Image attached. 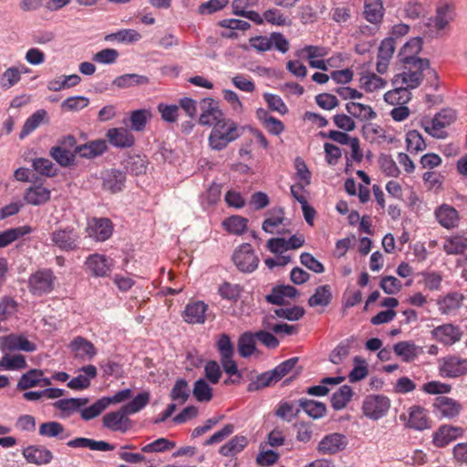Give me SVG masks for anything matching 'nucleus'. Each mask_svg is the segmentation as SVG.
<instances>
[{
	"label": "nucleus",
	"instance_id": "obj_26",
	"mask_svg": "<svg viewBox=\"0 0 467 467\" xmlns=\"http://www.w3.org/2000/svg\"><path fill=\"white\" fill-rule=\"evenodd\" d=\"M464 296L459 292H450L437 300L438 309L442 315L454 314L462 306Z\"/></svg>",
	"mask_w": 467,
	"mask_h": 467
},
{
	"label": "nucleus",
	"instance_id": "obj_55",
	"mask_svg": "<svg viewBox=\"0 0 467 467\" xmlns=\"http://www.w3.org/2000/svg\"><path fill=\"white\" fill-rule=\"evenodd\" d=\"M257 115L263 120L265 128L267 129L271 134L279 135L284 131L285 126L283 122L270 116L266 110L260 109L257 111Z\"/></svg>",
	"mask_w": 467,
	"mask_h": 467
},
{
	"label": "nucleus",
	"instance_id": "obj_8",
	"mask_svg": "<svg viewBox=\"0 0 467 467\" xmlns=\"http://www.w3.org/2000/svg\"><path fill=\"white\" fill-rule=\"evenodd\" d=\"M456 119V113L451 109H445L438 112L431 121L423 124L424 130L431 136L437 139H444L447 137L445 127L451 124Z\"/></svg>",
	"mask_w": 467,
	"mask_h": 467
},
{
	"label": "nucleus",
	"instance_id": "obj_41",
	"mask_svg": "<svg viewBox=\"0 0 467 467\" xmlns=\"http://www.w3.org/2000/svg\"><path fill=\"white\" fill-rule=\"evenodd\" d=\"M247 446V439L242 435H236L228 442L221 446L219 453L224 457L234 456Z\"/></svg>",
	"mask_w": 467,
	"mask_h": 467
},
{
	"label": "nucleus",
	"instance_id": "obj_1",
	"mask_svg": "<svg viewBox=\"0 0 467 467\" xmlns=\"http://www.w3.org/2000/svg\"><path fill=\"white\" fill-rule=\"evenodd\" d=\"M402 63L408 66V70L395 75L392 84L394 87H399L406 98L408 93H410V89H414L421 84L424 71H427V75L434 79L438 78L437 72L430 67V61L427 58L405 57Z\"/></svg>",
	"mask_w": 467,
	"mask_h": 467
},
{
	"label": "nucleus",
	"instance_id": "obj_42",
	"mask_svg": "<svg viewBox=\"0 0 467 467\" xmlns=\"http://www.w3.org/2000/svg\"><path fill=\"white\" fill-rule=\"evenodd\" d=\"M39 435L47 438L64 440L68 437L64 426L58 421H47L39 426Z\"/></svg>",
	"mask_w": 467,
	"mask_h": 467
},
{
	"label": "nucleus",
	"instance_id": "obj_31",
	"mask_svg": "<svg viewBox=\"0 0 467 467\" xmlns=\"http://www.w3.org/2000/svg\"><path fill=\"white\" fill-rule=\"evenodd\" d=\"M393 351L402 361L410 362L422 352V348L412 341H400L393 346Z\"/></svg>",
	"mask_w": 467,
	"mask_h": 467
},
{
	"label": "nucleus",
	"instance_id": "obj_22",
	"mask_svg": "<svg viewBox=\"0 0 467 467\" xmlns=\"http://www.w3.org/2000/svg\"><path fill=\"white\" fill-rule=\"evenodd\" d=\"M126 182V173L119 170L110 169L102 173L103 189L116 193L120 192Z\"/></svg>",
	"mask_w": 467,
	"mask_h": 467
},
{
	"label": "nucleus",
	"instance_id": "obj_59",
	"mask_svg": "<svg viewBox=\"0 0 467 467\" xmlns=\"http://www.w3.org/2000/svg\"><path fill=\"white\" fill-rule=\"evenodd\" d=\"M305 309L299 306L292 307H280L274 310L275 317L289 321H297L305 315Z\"/></svg>",
	"mask_w": 467,
	"mask_h": 467
},
{
	"label": "nucleus",
	"instance_id": "obj_34",
	"mask_svg": "<svg viewBox=\"0 0 467 467\" xmlns=\"http://www.w3.org/2000/svg\"><path fill=\"white\" fill-rule=\"evenodd\" d=\"M296 402L300 409L314 420L321 419L327 413V407L321 401L301 398Z\"/></svg>",
	"mask_w": 467,
	"mask_h": 467
},
{
	"label": "nucleus",
	"instance_id": "obj_3",
	"mask_svg": "<svg viewBox=\"0 0 467 467\" xmlns=\"http://www.w3.org/2000/svg\"><path fill=\"white\" fill-rule=\"evenodd\" d=\"M438 373L442 379H460L467 375V358L450 354L438 359Z\"/></svg>",
	"mask_w": 467,
	"mask_h": 467
},
{
	"label": "nucleus",
	"instance_id": "obj_40",
	"mask_svg": "<svg viewBox=\"0 0 467 467\" xmlns=\"http://www.w3.org/2000/svg\"><path fill=\"white\" fill-rule=\"evenodd\" d=\"M27 367L26 358L21 354L5 353L0 359V370H21Z\"/></svg>",
	"mask_w": 467,
	"mask_h": 467
},
{
	"label": "nucleus",
	"instance_id": "obj_11",
	"mask_svg": "<svg viewBox=\"0 0 467 467\" xmlns=\"http://www.w3.org/2000/svg\"><path fill=\"white\" fill-rule=\"evenodd\" d=\"M129 415L123 407L118 410L108 412L102 418L103 427L111 431L126 433L132 427V421Z\"/></svg>",
	"mask_w": 467,
	"mask_h": 467
},
{
	"label": "nucleus",
	"instance_id": "obj_2",
	"mask_svg": "<svg viewBox=\"0 0 467 467\" xmlns=\"http://www.w3.org/2000/svg\"><path fill=\"white\" fill-rule=\"evenodd\" d=\"M240 136L241 131L237 124L230 119H224L213 128L209 136V145L213 150H221Z\"/></svg>",
	"mask_w": 467,
	"mask_h": 467
},
{
	"label": "nucleus",
	"instance_id": "obj_64",
	"mask_svg": "<svg viewBox=\"0 0 467 467\" xmlns=\"http://www.w3.org/2000/svg\"><path fill=\"white\" fill-rule=\"evenodd\" d=\"M150 113L148 109H137L130 114V128L136 131H142L147 124Z\"/></svg>",
	"mask_w": 467,
	"mask_h": 467
},
{
	"label": "nucleus",
	"instance_id": "obj_9",
	"mask_svg": "<svg viewBox=\"0 0 467 467\" xmlns=\"http://www.w3.org/2000/svg\"><path fill=\"white\" fill-rule=\"evenodd\" d=\"M232 259L237 269L243 273L254 272L259 263L252 245L246 243L234 250Z\"/></svg>",
	"mask_w": 467,
	"mask_h": 467
},
{
	"label": "nucleus",
	"instance_id": "obj_5",
	"mask_svg": "<svg viewBox=\"0 0 467 467\" xmlns=\"http://www.w3.org/2000/svg\"><path fill=\"white\" fill-rule=\"evenodd\" d=\"M56 279L51 269H39L30 275L28 278V290L35 296L47 295L54 289Z\"/></svg>",
	"mask_w": 467,
	"mask_h": 467
},
{
	"label": "nucleus",
	"instance_id": "obj_45",
	"mask_svg": "<svg viewBox=\"0 0 467 467\" xmlns=\"http://www.w3.org/2000/svg\"><path fill=\"white\" fill-rule=\"evenodd\" d=\"M44 375L42 369L31 368L26 373L22 374L17 384V390H26L39 386V377Z\"/></svg>",
	"mask_w": 467,
	"mask_h": 467
},
{
	"label": "nucleus",
	"instance_id": "obj_13",
	"mask_svg": "<svg viewBox=\"0 0 467 467\" xmlns=\"http://www.w3.org/2000/svg\"><path fill=\"white\" fill-rule=\"evenodd\" d=\"M431 334L441 344L452 346L461 341L463 332L459 326L448 323L436 327Z\"/></svg>",
	"mask_w": 467,
	"mask_h": 467
},
{
	"label": "nucleus",
	"instance_id": "obj_35",
	"mask_svg": "<svg viewBox=\"0 0 467 467\" xmlns=\"http://www.w3.org/2000/svg\"><path fill=\"white\" fill-rule=\"evenodd\" d=\"M88 403V398H68L61 399L54 402V407L67 415L76 411H81V408Z\"/></svg>",
	"mask_w": 467,
	"mask_h": 467
},
{
	"label": "nucleus",
	"instance_id": "obj_28",
	"mask_svg": "<svg viewBox=\"0 0 467 467\" xmlns=\"http://www.w3.org/2000/svg\"><path fill=\"white\" fill-rule=\"evenodd\" d=\"M67 446L70 448H88L91 451H109L115 449V445L105 441H95L93 439L78 437L67 442Z\"/></svg>",
	"mask_w": 467,
	"mask_h": 467
},
{
	"label": "nucleus",
	"instance_id": "obj_56",
	"mask_svg": "<svg viewBox=\"0 0 467 467\" xmlns=\"http://www.w3.org/2000/svg\"><path fill=\"white\" fill-rule=\"evenodd\" d=\"M108 400L104 397L99 399L96 402L88 407L81 408L80 416L83 420H90L99 416L106 409L109 408Z\"/></svg>",
	"mask_w": 467,
	"mask_h": 467
},
{
	"label": "nucleus",
	"instance_id": "obj_49",
	"mask_svg": "<svg viewBox=\"0 0 467 467\" xmlns=\"http://www.w3.org/2000/svg\"><path fill=\"white\" fill-rule=\"evenodd\" d=\"M149 83V78L146 76L139 74H124L117 77L113 80V85L119 88H126L133 86H140Z\"/></svg>",
	"mask_w": 467,
	"mask_h": 467
},
{
	"label": "nucleus",
	"instance_id": "obj_16",
	"mask_svg": "<svg viewBox=\"0 0 467 467\" xmlns=\"http://www.w3.org/2000/svg\"><path fill=\"white\" fill-rule=\"evenodd\" d=\"M208 308V305L203 301L189 302L182 313V317L184 322L191 325L204 324Z\"/></svg>",
	"mask_w": 467,
	"mask_h": 467
},
{
	"label": "nucleus",
	"instance_id": "obj_19",
	"mask_svg": "<svg viewBox=\"0 0 467 467\" xmlns=\"http://www.w3.org/2000/svg\"><path fill=\"white\" fill-rule=\"evenodd\" d=\"M88 234L98 242L108 240L113 233V224L109 218H93L88 226Z\"/></svg>",
	"mask_w": 467,
	"mask_h": 467
},
{
	"label": "nucleus",
	"instance_id": "obj_44",
	"mask_svg": "<svg viewBox=\"0 0 467 467\" xmlns=\"http://www.w3.org/2000/svg\"><path fill=\"white\" fill-rule=\"evenodd\" d=\"M32 232L30 226L25 225L16 228H10L0 232V248H4L20 237L28 234Z\"/></svg>",
	"mask_w": 467,
	"mask_h": 467
},
{
	"label": "nucleus",
	"instance_id": "obj_14",
	"mask_svg": "<svg viewBox=\"0 0 467 467\" xmlns=\"http://www.w3.org/2000/svg\"><path fill=\"white\" fill-rule=\"evenodd\" d=\"M202 113L199 118V123L203 126H215L216 123L223 121L224 119L223 114L217 106V102L211 99L206 98L201 101Z\"/></svg>",
	"mask_w": 467,
	"mask_h": 467
},
{
	"label": "nucleus",
	"instance_id": "obj_58",
	"mask_svg": "<svg viewBox=\"0 0 467 467\" xmlns=\"http://www.w3.org/2000/svg\"><path fill=\"white\" fill-rule=\"evenodd\" d=\"M192 394L199 402L210 401L213 398V389L203 379L195 381Z\"/></svg>",
	"mask_w": 467,
	"mask_h": 467
},
{
	"label": "nucleus",
	"instance_id": "obj_50",
	"mask_svg": "<svg viewBox=\"0 0 467 467\" xmlns=\"http://www.w3.org/2000/svg\"><path fill=\"white\" fill-rule=\"evenodd\" d=\"M81 78L77 74L61 76L58 78L48 81L47 88L51 91H60L77 86Z\"/></svg>",
	"mask_w": 467,
	"mask_h": 467
},
{
	"label": "nucleus",
	"instance_id": "obj_30",
	"mask_svg": "<svg viewBox=\"0 0 467 467\" xmlns=\"http://www.w3.org/2000/svg\"><path fill=\"white\" fill-rule=\"evenodd\" d=\"M107 143L104 140H92L88 143L76 146L75 153L81 158L93 159L102 155L107 150Z\"/></svg>",
	"mask_w": 467,
	"mask_h": 467
},
{
	"label": "nucleus",
	"instance_id": "obj_21",
	"mask_svg": "<svg viewBox=\"0 0 467 467\" xmlns=\"http://www.w3.org/2000/svg\"><path fill=\"white\" fill-rule=\"evenodd\" d=\"M22 454L29 463L36 465L48 464L53 459L50 450L42 445H30L22 451Z\"/></svg>",
	"mask_w": 467,
	"mask_h": 467
},
{
	"label": "nucleus",
	"instance_id": "obj_25",
	"mask_svg": "<svg viewBox=\"0 0 467 467\" xmlns=\"http://www.w3.org/2000/svg\"><path fill=\"white\" fill-rule=\"evenodd\" d=\"M299 295L298 290L290 285H278L271 289L270 294L265 296L267 303L282 306L286 298H295Z\"/></svg>",
	"mask_w": 467,
	"mask_h": 467
},
{
	"label": "nucleus",
	"instance_id": "obj_15",
	"mask_svg": "<svg viewBox=\"0 0 467 467\" xmlns=\"http://www.w3.org/2000/svg\"><path fill=\"white\" fill-rule=\"evenodd\" d=\"M74 357L81 361H90L98 351L94 344L83 337H76L68 345Z\"/></svg>",
	"mask_w": 467,
	"mask_h": 467
},
{
	"label": "nucleus",
	"instance_id": "obj_33",
	"mask_svg": "<svg viewBox=\"0 0 467 467\" xmlns=\"http://www.w3.org/2000/svg\"><path fill=\"white\" fill-rule=\"evenodd\" d=\"M24 199L29 204L41 205L49 201L50 191L42 185L31 186L26 191Z\"/></svg>",
	"mask_w": 467,
	"mask_h": 467
},
{
	"label": "nucleus",
	"instance_id": "obj_18",
	"mask_svg": "<svg viewBox=\"0 0 467 467\" xmlns=\"http://www.w3.org/2000/svg\"><path fill=\"white\" fill-rule=\"evenodd\" d=\"M348 445V439L345 435L337 432L326 435L317 445V451L322 454H335L343 451Z\"/></svg>",
	"mask_w": 467,
	"mask_h": 467
},
{
	"label": "nucleus",
	"instance_id": "obj_17",
	"mask_svg": "<svg viewBox=\"0 0 467 467\" xmlns=\"http://www.w3.org/2000/svg\"><path fill=\"white\" fill-rule=\"evenodd\" d=\"M463 432L462 427L444 424L440 426L433 433L432 442L436 447L443 448L458 438H461Z\"/></svg>",
	"mask_w": 467,
	"mask_h": 467
},
{
	"label": "nucleus",
	"instance_id": "obj_57",
	"mask_svg": "<svg viewBox=\"0 0 467 467\" xmlns=\"http://www.w3.org/2000/svg\"><path fill=\"white\" fill-rule=\"evenodd\" d=\"M276 376L273 373V369L265 371L256 377L254 381H252L247 386V390L252 392L260 389L270 386L272 383L277 382Z\"/></svg>",
	"mask_w": 467,
	"mask_h": 467
},
{
	"label": "nucleus",
	"instance_id": "obj_20",
	"mask_svg": "<svg viewBox=\"0 0 467 467\" xmlns=\"http://www.w3.org/2000/svg\"><path fill=\"white\" fill-rule=\"evenodd\" d=\"M112 262V259L106 255L93 254L87 258L85 264L93 275L102 277L111 272Z\"/></svg>",
	"mask_w": 467,
	"mask_h": 467
},
{
	"label": "nucleus",
	"instance_id": "obj_38",
	"mask_svg": "<svg viewBox=\"0 0 467 467\" xmlns=\"http://www.w3.org/2000/svg\"><path fill=\"white\" fill-rule=\"evenodd\" d=\"M255 339L252 332H244L239 337L237 351L242 358H249L256 351Z\"/></svg>",
	"mask_w": 467,
	"mask_h": 467
},
{
	"label": "nucleus",
	"instance_id": "obj_48",
	"mask_svg": "<svg viewBox=\"0 0 467 467\" xmlns=\"http://www.w3.org/2000/svg\"><path fill=\"white\" fill-rule=\"evenodd\" d=\"M50 156L61 166L69 167L74 164L76 153L62 146H54L49 150Z\"/></svg>",
	"mask_w": 467,
	"mask_h": 467
},
{
	"label": "nucleus",
	"instance_id": "obj_7",
	"mask_svg": "<svg viewBox=\"0 0 467 467\" xmlns=\"http://www.w3.org/2000/svg\"><path fill=\"white\" fill-rule=\"evenodd\" d=\"M249 43L258 52H265L275 48L285 54L289 50V41L279 32H273L269 36L251 37Z\"/></svg>",
	"mask_w": 467,
	"mask_h": 467
},
{
	"label": "nucleus",
	"instance_id": "obj_43",
	"mask_svg": "<svg viewBox=\"0 0 467 467\" xmlns=\"http://www.w3.org/2000/svg\"><path fill=\"white\" fill-rule=\"evenodd\" d=\"M47 113L45 109H38L28 117L24 123L22 130L19 134L20 139H24L33 132L41 123L45 122Z\"/></svg>",
	"mask_w": 467,
	"mask_h": 467
},
{
	"label": "nucleus",
	"instance_id": "obj_51",
	"mask_svg": "<svg viewBox=\"0 0 467 467\" xmlns=\"http://www.w3.org/2000/svg\"><path fill=\"white\" fill-rule=\"evenodd\" d=\"M443 250L447 254H460L467 250V236L454 235L448 238L444 244Z\"/></svg>",
	"mask_w": 467,
	"mask_h": 467
},
{
	"label": "nucleus",
	"instance_id": "obj_32",
	"mask_svg": "<svg viewBox=\"0 0 467 467\" xmlns=\"http://www.w3.org/2000/svg\"><path fill=\"white\" fill-rule=\"evenodd\" d=\"M438 222L444 228L451 229L457 226L459 222V215L456 209L453 207L443 204L439 207L435 212Z\"/></svg>",
	"mask_w": 467,
	"mask_h": 467
},
{
	"label": "nucleus",
	"instance_id": "obj_37",
	"mask_svg": "<svg viewBox=\"0 0 467 467\" xmlns=\"http://www.w3.org/2000/svg\"><path fill=\"white\" fill-rule=\"evenodd\" d=\"M384 15V8L381 0H365L364 16L365 18L373 24L381 21Z\"/></svg>",
	"mask_w": 467,
	"mask_h": 467
},
{
	"label": "nucleus",
	"instance_id": "obj_6",
	"mask_svg": "<svg viewBox=\"0 0 467 467\" xmlns=\"http://www.w3.org/2000/svg\"><path fill=\"white\" fill-rule=\"evenodd\" d=\"M390 400L383 394L367 395L362 402V412L368 419L378 420L387 415Z\"/></svg>",
	"mask_w": 467,
	"mask_h": 467
},
{
	"label": "nucleus",
	"instance_id": "obj_36",
	"mask_svg": "<svg viewBox=\"0 0 467 467\" xmlns=\"http://www.w3.org/2000/svg\"><path fill=\"white\" fill-rule=\"evenodd\" d=\"M332 300V292L328 285H319L315 289L314 294L308 299L311 307L327 306Z\"/></svg>",
	"mask_w": 467,
	"mask_h": 467
},
{
	"label": "nucleus",
	"instance_id": "obj_10",
	"mask_svg": "<svg viewBox=\"0 0 467 467\" xmlns=\"http://www.w3.org/2000/svg\"><path fill=\"white\" fill-rule=\"evenodd\" d=\"M0 349L3 352H34L36 349V345L29 341L25 334L11 333L0 337Z\"/></svg>",
	"mask_w": 467,
	"mask_h": 467
},
{
	"label": "nucleus",
	"instance_id": "obj_54",
	"mask_svg": "<svg viewBox=\"0 0 467 467\" xmlns=\"http://www.w3.org/2000/svg\"><path fill=\"white\" fill-rule=\"evenodd\" d=\"M284 220V210L275 208L268 213V217L263 222L262 228L265 233L274 234L275 229L283 224Z\"/></svg>",
	"mask_w": 467,
	"mask_h": 467
},
{
	"label": "nucleus",
	"instance_id": "obj_39",
	"mask_svg": "<svg viewBox=\"0 0 467 467\" xmlns=\"http://www.w3.org/2000/svg\"><path fill=\"white\" fill-rule=\"evenodd\" d=\"M347 111L354 118L360 120H370L376 118L377 114L368 105L358 102H348L346 104Z\"/></svg>",
	"mask_w": 467,
	"mask_h": 467
},
{
	"label": "nucleus",
	"instance_id": "obj_61",
	"mask_svg": "<svg viewBox=\"0 0 467 467\" xmlns=\"http://www.w3.org/2000/svg\"><path fill=\"white\" fill-rule=\"evenodd\" d=\"M264 21L277 26H289L291 24L290 19L281 10L275 7L264 12Z\"/></svg>",
	"mask_w": 467,
	"mask_h": 467
},
{
	"label": "nucleus",
	"instance_id": "obj_63",
	"mask_svg": "<svg viewBox=\"0 0 467 467\" xmlns=\"http://www.w3.org/2000/svg\"><path fill=\"white\" fill-rule=\"evenodd\" d=\"M360 84L367 91L373 92L384 88L386 82L374 73H367L361 76Z\"/></svg>",
	"mask_w": 467,
	"mask_h": 467
},
{
	"label": "nucleus",
	"instance_id": "obj_47",
	"mask_svg": "<svg viewBox=\"0 0 467 467\" xmlns=\"http://www.w3.org/2000/svg\"><path fill=\"white\" fill-rule=\"evenodd\" d=\"M454 16V8L452 5L444 3L437 7L436 16L434 18V26L438 29L445 28Z\"/></svg>",
	"mask_w": 467,
	"mask_h": 467
},
{
	"label": "nucleus",
	"instance_id": "obj_60",
	"mask_svg": "<svg viewBox=\"0 0 467 467\" xmlns=\"http://www.w3.org/2000/svg\"><path fill=\"white\" fill-rule=\"evenodd\" d=\"M407 150L410 152H419L426 149V143L421 134L415 130L408 131L406 134Z\"/></svg>",
	"mask_w": 467,
	"mask_h": 467
},
{
	"label": "nucleus",
	"instance_id": "obj_52",
	"mask_svg": "<svg viewBox=\"0 0 467 467\" xmlns=\"http://www.w3.org/2000/svg\"><path fill=\"white\" fill-rule=\"evenodd\" d=\"M191 394L188 382L184 379H179L175 381L171 391V399L182 405L187 401Z\"/></svg>",
	"mask_w": 467,
	"mask_h": 467
},
{
	"label": "nucleus",
	"instance_id": "obj_24",
	"mask_svg": "<svg viewBox=\"0 0 467 467\" xmlns=\"http://www.w3.org/2000/svg\"><path fill=\"white\" fill-rule=\"evenodd\" d=\"M396 44L392 42V38H384L379 47L378 52V61L376 69L379 74L387 72L389 62L393 57L396 49Z\"/></svg>",
	"mask_w": 467,
	"mask_h": 467
},
{
	"label": "nucleus",
	"instance_id": "obj_4",
	"mask_svg": "<svg viewBox=\"0 0 467 467\" xmlns=\"http://www.w3.org/2000/svg\"><path fill=\"white\" fill-rule=\"evenodd\" d=\"M50 240L52 244L63 252H72L79 248L80 245V234L72 227H59L50 234Z\"/></svg>",
	"mask_w": 467,
	"mask_h": 467
},
{
	"label": "nucleus",
	"instance_id": "obj_27",
	"mask_svg": "<svg viewBox=\"0 0 467 467\" xmlns=\"http://www.w3.org/2000/svg\"><path fill=\"white\" fill-rule=\"evenodd\" d=\"M109 143L116 148H130L134 144V136L124 128H112L107 131Z\"/></svg>",
	"mask_w": 467,
	"mask_h": 467
},
{
	"label": "nucleus",
	"instance_id": "obj_23",
	"mask_svg": "<svg viewBox=\"0 0 467 467\" xmlns=\"http://www.w3.org/2000/svg\"><path fill=\"white\" fill-rule=\"evenodd\" d=\"M81 374L71 379L67 382V387L73 390H83L90 386L91 379L98 375L97 368L94 365H86L79 368Z\"/></svg>",
	"mask_w": 467,
	"mask_h": 467
},
{
	"label": "nucleus",
	"instance_id": "obj_62",
	"mask_svg": "<svg viewBox=\"0 0 467 467\" xmlns=\"http://www.w3.org/2000/svg\"><path fill=\"white\" fill-rule=\"evenodd\" d=\"M150 400L149 392L143 391L135 396L130 402L123 405L124 410L130 414H135L141 410Z\"/></svg>",
	"mask_w": 467,
	"mask_h": 467
},
{
	"label": "nucleus",
	"instance_id": "obj_12",
	"mask_svg": "<svg viewBox=\"0 0 467 467\" xmlns=\"http://www.w3.org/2000/svg\"><path fill=\"white\" fill-rule=\"evenodd\" d=\"M432 407L433 412L438 418L449 420L458 417L462 409L458 400L447 396L435 398Z\"/></svg>",
	"mask_w": 467,
	"mask_h": 467
},
{
	"label": "nucleus",
	"instance_id": "obj_29",
	"mask_svg": "<svg viewBox=\"0 0 467 467\" xmlns=\"http://www.w3.org/2000/svg\"><path fill=\"white\" fill-rule=\"evenodd\" d=\"M407 426L416 431H424L431 427L427 411L420 406H412L409 409Z\"/></svg>",
	"mask_w": 467,
	"mask_h": 467
},
{
	"label": "nucleus",
	"instance_id": "obj_53",
	"mask_svg": "<svg viewBox=\"0 0 467 467\" xmlns=\"http://www.w3.org/2000/svg\"><path fill=\"white\" fill-rule=\"evenodd\" d=\"M248 220L240 215H233L223 222L225 230L233 234L241 235L247 230Z\"/></svg>",
	"mask_w": 467,
	"mask_h": 467
},
{
	"label": "nucleus",
	"instance_id": "obj_46",
	"mask_svg": "<svg viewBox=\"0 0 467 467\" xmlns=\"http://www.w3.org/2000/svg\"><path fill=\"white\" fill-rule=\"evenodd\" d=\"M353 390L350 386L343 385L331 396V406L336 410H343L350 401Z\"/></svg>",
	"mask_w": 467,
	"mask_h": 467
}]
</instances>
